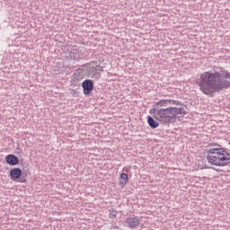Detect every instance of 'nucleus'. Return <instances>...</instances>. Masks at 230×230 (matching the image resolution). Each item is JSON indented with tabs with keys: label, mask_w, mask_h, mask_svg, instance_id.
<instances>
[{
	"label": "nucleus",
	"mask_w": 230,
	"mask_h": 230,
	"mask_svg": "<svg viewBox=\"0 0 230 230\" xmlns=\"http://www.w3.org/2000/svg\"><path fill=\"white\" fill-rule=\"evenodd\" d=\"M82 88H83V94L84 96H90L91 93L93 91V83L91 81V79H85L82 83Z\"/></svg>",
	"instance_id": "5"
},
{
	"label": "nucleus",
	"mask_w": 230,
	"mask_h": 230,
	"mask_svg": "<svg viewBox=\"0 0 230 230\" xmlns=\"http://www.w3.org/2000/svg\"><path fill=\"white\" fill-rule=\"evenodd\" d=\"M149 113L153 117H148V125L151 128L155 129L159 128V123L164 126H170L177 121V116L184 117L187 115V111L184 108L169 107L156 109L153 108Z\"/></svg>",
	"instance_id": "2"
},
{
	"label": "nucleus",
	"mask_w": 230,
	"mask_h": 230,
	"mask_svg": "<svg viewBox=\"0 0 230 230\" xmlns=\"http://www.w3.org/2000/svg\"><path fill=\"white\" fill-rule=\"evenodd\" d=\"M22 176V170H21V168L15 167L10 170L9 177H10V180H12L13 181L19 182V183H25L26 180L21 179Z\"/></svg>",
	"instance_id": "4"
},
{
	"label": "nucleus",
	"mask_w": 230,
	"mask_h": 230,
	"mask_svg": "<svg viewBox=\"0 0 230 230\" xmlns=\"http://www.w3.org/2000/svg\"><path fill=\"white\" fill-rule=\"evenodd\" d=\"M126 225L129 228H137L140 225V219L137 216H130L126 219Z\"/></svg>",
	"instance_id": "6"
},
{
	"label": "nucleus",
	"mask_w": 230,
	"mask_h": 230,
	"mask_svg": "<svg viewBox=\"0 0 230 230\" xmlns=\"http://www.w3.org/2000/svg\"><path fill=\"white\" fill-rule=\"evenodd\" d=\"M172 105H181V103L177 100H160L156 102V106L158 107H168Z\"/></svg>",
	"instance_id": "7"
},
{
	"label": "nucleus",
	"mask_w": 230,
	"mask_h": 230,
	"mask_svg": "<svg viewBox=\"0 0 230 230\" xmlns=\"http://www.w3.org/2000/svg\"><path fill=\"white\" fill-rule=\"evenodd\" d=\"M95 70L100 71V72H103V67L101 66H97Z\"/></svg>",
	"instance_id": "12"
},
{
	"label": "nucleus",
	"mask_w": 230,
	"mask_h": 230,
	"mask_svg": "<svg viewBox=\"0 0 230 230\" xmlns=\"http://www.w3.org/2000/svg\"><path fill=\"white\" fill-rule=\"evenodd\" d=\"M4 161H6V164L10 166H17L20 164L19 158L14 155H7L4 157Z\"/></svg>",
	"instance_id": "8"
},
{
	"label": "nucleus",
	"mask_w": 230,
	"mask_h": 230,
	"mask_svg": "<svg viewBox=\"0 0 230 230\" xmlns=\"http://www.w3.org/2000/svg\"><path fill=\"white\" fill-rule=\"evenodd\" d=\"M197 85L202 93L213 96L216 93L230 87V73L225 72L221 75L220 73L204 72L199 75Z\"/></svg>",
	"instance_id": "1"
},
{
	"label": "nucleus",
	"mask_w": 230,
	"mask_h": 230,
	"mask_svg": "<svg viewBox=\"0 0 230 230\" xmlns=\"http://www.w3.org/2000/svg\"><path fill=\"white\" fill-rule=\"evenodd\" d=\"M109 217L111 219L116 218V217H118V211H116L115 209H111Z\"/></svg>",
	"instance_id": "11"
},
{
	"label": "nucleus",
	"mask_w": 230,
	"mask_h": 230,
	"mask_svg": "<svg viewBox=\"0 0 230 230\" xmlns=\"http://www.w3.org/2000/svg\"><path fill=\"white\" fill-rule=\"evenodd\" d=\"M84 72L91 75L95 72V68L93 66H91V65L88 64L77 69L78 74H84Z\"/></svg>",
	"instance_id": "9"
},
{
	"label": "nucleus",
	"mask_w": 230,
	"mask_h": 230,
	"mask_svg": "<svg viewBox=\"0 0 230 230\" xmlns=\"http://www.w3.org/2000/svg\"><path fill=\"white\" fill-rule=\"evenodd\" d=\"M207 161L208 164L217 167H226L230 164V153L218 144H208Z\"/></svg>",
	"instance_id": "3"
},
{
	"label": "nucleus",
	"mask_w": 230,
	"mask_h": 230,
	"mask_svg": "<svg viewBox=\"0 0 230 230\" xmlns=\"http://www.w3.org/2000/svg\"><path fill=\"white\" fill-rule=\"evenodd\" d=\"M128 182V175L127 173H120V177L119 178V185L121 188H124Z\"/></svg>",
	"instance_id": "10"
}]
</instances>
